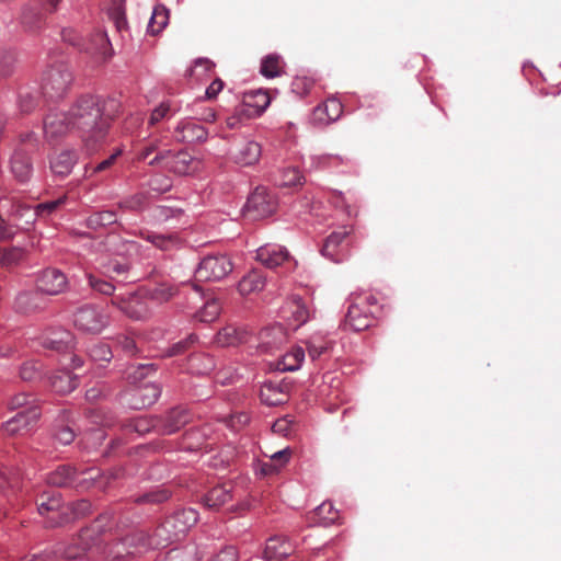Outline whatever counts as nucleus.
<instances>
[{
	"instance_id": "nucleus-8",
	"label": "nucleus",
	"mask_w": 561,
	"mask_h": 561,
	"mask_svg": "<svg viewBox=\"0 0 561 561\" xmlns=\"http://www.w3.org/2000/svg\"><path fill=\"white\" fill-rule=\"evenodd\" d=\"M75 327L87 333L99 334L107 325V316L94 305H85L73 317Z\"/></svg>"
},
{
	"instance_id": "nucleus-3",
	"label": "nucleus",
	"mask_w": 561,
	"mask_h": 561,
	"mask_svg": "<svg viewBox=\"0 0 561 561\" xmlns=\"http://www.w3.org/2000/svg\"><path fill=\"white\" fill-rule=\"evenodd\" d=\"M144 542L142 530H133L107 543L104 556L113 561H128L147 553Z\"/></svg>"
},
{
	"instance_id": "nucleus-7",
	"label": "nucleus",
	"mask_w": 561,
	"mask_h": 561,
	"mask_svg": "<svg viewBox=\"0 0 561 561\" xmlns=\"http://www.w3.org/2000/svg\"><path fill=\"white\" fill-rule=\"evenodd\" d=\"M276 207L275 196L265 187L259 186L249 196L244 206V213L249 218L257 220L271 216L276 210Z\"/></svg>"
},
{
	"instance_id": "nucleus-56",
	"label": "nucleus",
	"mask_w": 561,
	"mask_h": 561,
	"mask_svg": "<svg viewBox=\"0 0 561 561\" xmlns=\"http://www.w3.org/2000/svg\"><path fill=\"white\" fill-rule=\"evenodd\" d=\"M108 18L114 22L117 31H122L127 26L125 9L121 0L113 1L111 8L108 9Z\"/></svg>"
},
{
	"instance_id": "nucleus-27",
	"label": "nucleus",
	"mask_w": 561,
	"mask_h": 561,
	"mask_svg": "<svg viewBox=\"0 0 561 561\" xmlns=\"http://www.w3.org/2000/svg\"><path fill=\"white\" fill-rule=\"evenodd\" d=\"M161 393V388L154 383L141 386L135 390L131 400V407L142 409L153 404Z\"/></svg>"
},
{
	"instance_id": "nucleus-20",
	"label": "nucleus",
	"mask_w": 561,
	"mask_h": 561,
	"mask_svg": "<svg viewBox=\"0 0 561 561\" xmlns=\"http://www.w3.org/2000/svg\"><path fill=\"white\" fill-rule=\"evenodd\" d=\"M190 420L191 416L187 410L182 408L172 409L162 417L159 434L171 435L185 426Z\"/></svg>"
},
{
	"instance_id": "nucleus-22",
	"label": "nucleus",
	"mask_w": 561,
	"mask_h": 561,
	"mask_svg": "<svg viewBox=\"0 0 561 561\" xmlns=\"http://www.w3.org/2000/svg\"><path fill=\"white\" fill-rule=\"evenodd\" d=\"M343 113L342 103L335 99H328L322 105H319L313 111V119L321 124H329L340 118Z\"/></svg>"
},
{
	"instance_id": "nucleus-49",
	"label": "nucleus",
	"mask_w": 561,
	"mask_h": 561,
	"mask_svg": "<svg viewBox=\"0 0 561 561\" xmlns=\"http://www.w3.org/2000/svg\"><path fill=\"white\" fill-rule=\"evenodd\" d=\"M37 295L31 291H22L15 298V307L20 312L28 313L37 310Z\"/></svg>"
},
{
	"instance_id": "nucleus-6",
	"label": "nucleus",
	"mask_w": 561,
	"mask_h": 561,
	"mask_svg": "<svg viewBox=\"0 0 561 561\" xmlns=\"http://www.w3.org/2000/svg\"><path fill=\"white\" fill-rule=\"evenodd\" d=\"M232 271V263L225 254H213L205 256L195 271L197 280L211 282L220 280Z\"/></svg>"
},
{
	"instance_id": "nucleus-39",
	"label": "nucleus",
	"mask_w": 561,
	"mask_h": 561,
	"mask_svg": "<svg viewBox=\"0 0 561 561\" xmlns=\"http://www.w3.org/2000/svg\"><path fill=\"white\" fill-rule=\"evenodd\" d=\"M21 481V473L18 469L4 466L0 467V490L2 492H5L7 490H12L14 492L20 488Z\"/></svg>"
},
{
	"instance_id": "nucleus-60",
	"label": "nucleus",
	"mask_w": 561,
	"mask_h": 561,
	"mask_svg": "<svg viewBox=\"0 0 561 561\" xmlns=\"http://www.w3.org/2000/svg\"><path fill=\"white\" fill-rule=\"evenodd\" d=\"M42 366L34 360L23 363L20 369V377L25 381H33L41 376Z\"/></svg>"
},
{
	"instance_id": "nucleus-53",
	"label": "nucleus",
	"mask_w": 561,
	"mask_h": 561,
	"mask_svg": "<svg viewBox=\"0 0 561 561\" xmlns=\"http://www.w3.org/2000/svg\"><path fill=\"white\" fill-rule=\"evenodd\" d=\"M102 268H103L102 273L104 274V276L108 277L111 280L121 283L123 280L119 279V277L126 275V273L129 270V266L126 263H122L118 261H112V262H108L107 264L103 265Z\"/></svg>"
},
{
	"instance_id": "nucleus-55",
	"label": "nucleus",
	"mask_w": 561,
	"mask_h": 561,
	"mask_svg": "<svg viewBox=\"0 0 561 561\" xmlns=\"http://www.w3.org/2000/svg\"><path fill=\"white\" fill-rule=\"evenodd\" d=\"M16 56L11 50H0V78L10 77L15 69Z\"/></svg>"
},
{
	"instance_id": "nucleus-35",
	"label": "nucleus",
	"mask_w": 561,
	"mask_h": 561,
	"mask_svg": "<svg viewBox=\"0 0 561 561\" xmlns=\"http://www.w3.org/2000/svg\"><path fill=\"white\" fill-rule=\"evenodd\" d=\"M271 98L266 91L257 90L247 93L244 96V106L251 107L253 111L250 115H260L270 105Z\"/></svg>"
},
{
	"instance_id": "nucleus-62",
	"label": "nucleus",
	"mask_w": 561,
	"mask_h": 561,
	"mask_svg": "<svg viewBox=\"0 0 561 561\" xmlns=\"http://www.w3.org/2000/svg\"><path fill=\"white\" fill-rule=\"evenodd\" d=\"M313 85V79L308 77H296L291 82V90L297 95L305 96L310 93Z\"/></svg>"
},
{
	"instance_id": "nucleus-10",
	"label": "nucleus",
	"mask_w": 561,
	"mask_h": 561,
	"mask_svg": "<svg viewBox=\"0 0 561 561\" xmlns=\"http://www.w3.org/2000/svg\"><path fill=\"white\" fill-rule=\"evenodd\" d=\"M256 260L267 268L284 266L287 272L296 267V262L289 255L288 251L277 244H265L256 250Z\"/></svg>"
},
{
	"instance_id": "nucleus-64",
	"label": "nucleus",
	"mask_w": 561,
	"mask_h": 561,
	"mask_svg": "<svg viewBox=\"0 0 561 561\" xmlns=\"http://www.w3.org/2000/svg\"><path fill=\"white\" fill-rule=\"evenodd\" d=\"M32 404H37V401L32 394L27 393H19L14 396L9 403L10 409H21V411H26Z\"/></svg>"
},
{
	"instance_id": "nucleus-33",
	"label": "nucleus",
	"mask_w": 561,
	"mask_h": 561,
	"mask_svg": "<svg viewBox=\"0 0 561 561\" xmlns=\"http://www.w3.org/2000/svg\"><path fill=\"white\" fill-rule=\"evenodd\" d=\"M70 341V332L59 329L46 332L43 336L42 344L44 347L60 352L68 347Z\"/></svg>"
},
{
	"instance_id": "nucleus-16",
	"label": "nucleus",
	"mask_w": 561,
	"mask_h": 561,
	"mask_svg": "<svg viewBox=\"0 0 561 561\" xmlns=\"http://www.w3.org/2000/svg\"><path fill=\"white\" fill-rule=\"evenodd\" d=\"M171 156L170 149L161 148V139L154 138L146 144L137 153L138 161H148L151 167H161Z\"/></svg>"
},
{
	"instance_id": "nucleus-17",
	"label": "nucleus",
	"mask_w": 561,
	"mask_h": 561,
	"mask_svg": "<svg viewBox=\"0 0 561 561\" xmlns=\"http://www.w3.org/2000/svg\"><path fill=\"white\" fill-rule=\"evenodd\" d=\"M207 136L206 128L194 121L181 122L174 131V137L179 142H202L207 139Z\"/></svg>"
},
{
	"instance_id": "nucleus-24",
	"label": "nucleus",
	"mask_w": 561,
	"mask_h": 561,
	"mask_svg": "<svg viewBox=\"0 0 561 561\" xmlns=\"http://www.w3.org/2000/svg\"><path fill=\"white\" fill-rule=\"evenodd\" d=\"M142 536L145 537L144 543L146 552L167 548L174 542L163 523L158 525L151 533L142 530Z\"/></svg>"
},
{
	"instance_id": "nucleus-23",
	"label": "nucleus",
	"mask_w": 561,
	"mask_h": 561,
	"mask_svg": "<svg viewBox=\"0 0 561 561\" xmlns=\"http://www.w3.org/2000/svg\"><path fill=\"white\" fill-rule=\"evenodd\" d=\"M262 154L261 145L256 141L249 140L242 144L233 154L237 164L249 167L255 164Z\"/></svg>"
},
{
	"instance_id": "nucleus-42",
	"label": "nucleus",
	"mask_w": 561,
	"mask_h": 561,
	"mask_svg": "<svg viewBox=\"0 0 561 561\" xmlns=\"http://www.w3.org/2000/svg\"><path fill=\"white\" fill-rule=\"evenodd\" d=\"M261 73L265 78H275L283 73V62L275 54L267 55L261 62Z\"/></svg>"
},
{
	"instance_id": "nucleus-38",
	"label": "nucleus",
	"mask_w": 561,
	"mask_h": 561,
	"mask_svg": "<svg viewBox=\"0 0 561 561\" xmlns=\"http://www.w3.org/2000/svg\"><path fill=\"white\" fill-rule=\"evenodd\" d=\"M162 423V417H147L140 416L131 420L126 426L138 434H146L150 431H156L159 434V427Z\"/></svg>"
},
{
	"instance_id": "nucleus-48",
	"label": "nucleus",
	"mask_w": 561,
	"mask_h": 561,
	"mask_svg": "<svg viewBox=\"0 0 561 561\" xmlns=\"http://www.w3.org/2000/svg\"><path fill=\"white\" fill-rule=\"evenodd\" d=\"M19 108L21 113L28 114L38 105L36 92L30 88L21 89L19 92Z\"/></svg>"
},
{
	"instance_id": "nucleus-1",
	"label": "nucleus",
	"mask_w": 561,
	"mask_h": 561,
	"mask_svg": "<svg viewBox=\"0 0 561 561\" xmlns=\"http://www.w3.org/2000/svg\"><path fill=\"white\" fill-rule=\"evenodd\" d=\"M69 113L72 127L80 134L89 152L96 149L108 130L112 117L104 114L101 99L95 95H81L71 105Z\"/></svg>"
},
{
	"instance_id": "nucleus-28",
	"label": "nucleus",
	"mask_w": 561,
	"mask_h": 561,
	"mask_svg": "<svg viewBox=\"0 0 561 561\" xmlns=\"http://www.w3.org/2000/svg\"><path fill=\"white\" fill-rule=\"evenodd\" d=\"M247 341V332L232 324L222 328L215 336V343L220 347L236 346Z\"/></svg>"
},
{
	"instance_id": "nucleus-63",
	"label": "nucleus",
	"mask_w": 561,
	"mask_h": 561,
	"mask_svg": "<svg viewBox=\"0 0 561 561\" xmlns=\"http://www.w3.org/2000/svg\"><path fill=\"white\" fill-rule=\"evenodd\" d=\"M291 317L297 325L305 323L308 319V310L300 298H295L291 304Z\"/></svg>"
},
{
	"instance_id": "nucleus-34",
	"label": "nucleus",
	"mask_w": 561,
	"mask_h": 561,
	"mask_svg": "<svg viewBox=\"0 0 561 561\" xmlns=\"http://www.w3.org/2000/svg\"><path fill=\"white\" fill-rule=\"evenodd\" d=\"M169 518L172 520V525L178 528V531L185 536L187 530L197 523L198 513L194 508H184L175 512Z\"/></svg>"
},
{
	"instance_id": "nucleus-45",
	"label": "nucleus",
	"mask_w": 561,
	"mask_h": 561,
	"mask_svg": "<svg viewBox=\"0 0 561 561\" xmlns=\"http://www.w3.org/2000/svg\"><path fill=\"white\" fill-rule=\"evenodd\" d=\"M87 279L92 290L102 295L115 296L116 285L112 282L91 273L87 274Z\"/></svg>"
},
{
	"instance_id": "nucleus-54",
	"label": "nucleus",
	"mask_w": 561,
	"mask_h": 561,
	"mask_svg": "<svg viewBox=\"0 0 561 561\" xmlns=\"http://www.w3.org/2000/svg\"><path fill=\"white\" fill-rule=\"evenodd\" d=\"M91 511V504L88 500H80L75 503L65 505L64 512L67 513V516L70 517V522L84 517Z\"/></svg>"
},
{
	"instance_id": "nucleus-36",
	"label": "nucleus",
	"mask_w": 561,
	"mask_h": 561,
	"mask_svg": "<svg viewBox=\"0 0 561 561\" xmlns=\"http://www.w3.org/2000/svg\"><path fill=\"white\" fill-rule=\"evenodd\" d=\"M112 520V516L107 513L100 515L93 523L91 528L83 529L79 536V540L82 543V551L90 549L91 543L89 539L92 540L91 533L98 531L99 534L106 530L110 527V522Z\"/></svg>"
},
{
	"instance_id": "nucleus-29",
	"label": "nucleus",
	"mask_w": 561,
	"mask_h": 561,
	"mask_svg": "<svg viewBox=\"0 0 561 561\" xmlns=\"http://www.w3.org/2000/svg\"><path fill=\"white\" fill-rule=\"evenodd\" d=\"M221 309V301L216 297L209 296L206 298L203 307L193 314V318L202 323H210L219 317Z\"/></svg>"
},
{
	"instance_id": "nucleus-25",
	"label": "nucleus",
	"mask_w": 561,
	"mask_h": 561,
	"mask_svg": "<svg viewBox=\"0 0 561 561\" xmlns=\"http://www.w3.org/2000/svg\"><path fill=\"white\" fill-rule=\"evenodd\" d=\"M232 492L230 482L216 485L204 496V504L208 508H219L232 499Z\"/></svg>"
},
{
	"instance_id": "nucleus-32",
	"label": "nucleus",
	"mask_w": 561,
	"mask_h": 561,
	"mask_svg": "<svg viewBox=\"0 0 561 561\" xmlns=\"http://www.w3.org/2000/svg\"><path fill=\"white\" fill-rule=\"evenodd\" d=\"M265 286V276L257 270L251 271L242 277L238 284V290L242 296L260 291Z\"/></svg>"
},
{
	"instance_id": "nucleus-14",
	"label": "nucleus",
	"mask_w": 561,
	"mask_h": 561,
	"mask_svg": "<svg viewBox=\"0 0 561 561\" xmlns=\"http://www.w3.org/2000/svg\"><path fill=\"white\" fill-rule=\"evenodd\" d=\"M67 276L57 268H46L37 278V289L46 295H59L67 289Z\"/></svg>"
},
{
	"instance_id": "nucleus-18",
	"label": "nucleus",
	"mask_w": 561,
	"mask_h": 561,
	"mask_svg": "<svg viewBox=\"0 0 561 561\" xmlns=\"http://www.w3.org/2000/svg\"><path fill=\"white\" fill-rule=\"evenodd\" d=\"M161 167L175 174L187 175L196 171L198 161L186 151H179L176 153L171 151L170 158Z\"/></svg>"
},
{
	"instance_id": "nucleus-5",
	"label": "nucleus",
	"mask_w": 561,
	"mask_h": 561,
	"mask_svg": "<svg viewBox=\"0 0 561 561\" xmlns=\"http://www.w3.org/2000/svg\"><path fill=\"white\" fill-rule=\"evenodd\" d=\"M377 309L376 298L369 296H355L348 307L345 324L354 331H363L368 329L374 322L375 310Z\"/></svg>"
},
{
	"instance_id": "nucleus-15",
	"label": "nucleus",
	"mask_w": 561,
	"mask_h": 561,
	"mask_svg": "<svg viewBox=\"0 0 561 561\" xmlns=\"http://www.w3.org/2000/svg\"><path fill=\"white\" fill-rule=\"evenodd\" d=\"M290 383L285 381H267L260 391L261 401L274 407L287 402L289 398Z\"/></svg>"
},
{
	"instance_id": "nucleus-50",
	"label": "nucleus",
	"mask_w": 561,
	"mask_h": 561,
	"mask_svg": "<svg viewBox=\"0 0 561 561\" xmlns=\"http://www.w3.org/2000/svg\"><path fill=\"white\" fill-rule=\"evenodd\" d=\"M285 340V334L280 327L267 329L261 333V347L264 351H270L276 344L282 343Z\"/></svg>"
},
{
	"instance_id": "nucleus-13",
	"label": "nucleus",
	"mask_w": 561,
	"mask_h": 561,
	"mask_svg": "<svg viewBox=\"0 0 561 561\" xmlns=\"http://www.w3.org/2000/svg\"><path fill=\"white\" fill-rule=\"evenodd\" d=\"M41 416V410L38 404H32L26 411H20L12 419L7 421L3 425V430L9 435L22 434L32 428V426L38 421Z\"/></svg>"
},
{
	"instance_id": "nucleus-40",
	"label": "nucleus",
	"mask_w": 561,
	"mask_h": 561,
	"mask_svg": "<svg viewBox=\"0 0 561 561\" xmlns=\"http://www.w3.org/2000/svg\"><path fill=\"white\" fill-rule=\"evenodd\" d=\"M78 386L76 376L69 371H61L51 377V387L56 392L68 393Z\"/></svg>"
},
{
	"instance_id": "nucleus-12",
	"label": "nucleus",
	"mask_w": 561,
	"mask_h": 561,
	"mask_svg": "<svg viewBox=\"0 0 561 561\" xmlns=\"http://www.w3.org/2000/svg\"><path fill=\"white\" fill-rule=\"evenodd\" d=\"M75 130L68 112H50L44 118V135L48 141L57 140Z\"/></svg>"
},
{
	"instance_id": "nucleus-59",
	"label": "nucleus",
	"mask_w": 561,
	"mask_h": 561,
	"mask_svg": "<svg viewBox=\"0 0 561 561\" xmlns=\"http://www.w3.org/2000/svg\"><path fill=\"white\" fill-rule=\"evenodd\" d=\"M171 496V492L167 488H161L158 490L150 491L142 496L137 499L138 503H152L159 504L169 500Z\"/></svg>"
},
{
	"instance_id": "nucleus-31",
	"label": "nucleus",
	"mask_w": 561,
	"mask_h": 561,
	"mask_svg": "<svg viewBox=\"0 0 561 561\" xmlns=\"http://www.w3.org/2000/svg\"><path fill=\"white\" fill-rule=\"evenodd\" d=\"M76 481V469L70 465H60L47 477V482L55 486H73Z\"/></svg>"
},
{
	"instance_id": "nucleus-9",
	"label": "nucleus",
	"mask_w": 561,
	"mask_h": 561,
	"mask_svg": "<svg viewBox=\"0 0 561 561\" xmlns=\"http://www.w3.org/2000/svg\"><path fill=\"white\" fill-rule=\"evenodd\" d=\"M38 513L47 517L49 526H61L70 523V517L64 512L65 505L55 493L44 492L36 501Z\"/></svg>"
},
{
	"instance_id": "nucleus-57",
	"label": "nucleus",
	"mask_w": 561,
	"mask_h": 561,
	"mask_svg": "<svg viewBox=\"0 0 561 561\" xmlns=\"http://www.w3.org/2000/svg\"><path fill=\"white\" fill-rule=\"evenodd\" d=\"M117 220L115 213L111 210H103L91 215L88 224L92 228L106 227L115 224Z\"/></svg>"
},
{
	"instance_id": "nucleus-2",
	"label": "nucleus",
	"mask_w": 561,
	"mask_h": 561,
	"mask_svg": "<svg viewBox=\"0 0 561 561\" xmlns=\"http://www.w3.org/2000/svg\"><path fill=\"white\" fill-rule=\"evenodd\" d=\"M72 72L64 61H56L44 71L41 81V91L47 101L61 100L70 89Z\"/></svg>"
},
{
	"instance_id": "nucleus-41",
	"label": "nucleus",
	"mask_w": 561,
	"mask_h": 561,
	"mask_svg": "<svg viewBox=\"0 0 561 561\" xmlns=\"http://www.w3.org/2000/svg\"><path fill=\"white\" fill-rule=\"evenodd\" d=\"M169 22V10L164 5H156L148 24V32L152 35L159 34Z\"/></svg>"
},
{
	"instance_id": "nucleus-61",
	"label": "nucleus",
	"mask_w": 561,
	"mask_h": 561,
	"mask_svg": "<svg viewBox=\"0 0 561 561\" xmlns=\"http://www.w3.org/2000/svg\"><path fill=\"white\" fill-rule=\"evenodd\" d=\"M24 257V251L20 248L3 249L1 253V264L4 266L16 265Z\"/></svg>"
},
{
	"instance_id": "nucleus-51",
	"label": "nucleus",
	"mask_w": 561,
	"mask_h": 561,
	"mask_svg": "<svg viewBox=\"0 0 561 561\" xmlns=\"http://www.w3.org/2000/svg\"><path fill=\"white\" fill-rule=\"evenodd\" d=\"M304 176L297 168H286L282 170L278 185L284 187L301 186Z\"/></svg>"
},
{
	"instance_id": "nucleus-19",
	"label": "nucleus",
	"mask_w": 561,
	"mask_h": 561,
	"mask_svg": "<svg viewBox=\"0 0 561 561\" xmlns=\"http://www.w3.org/2000/svg\"><path fill=\"white\" fill-rule=\"evenodd\" d=\"M83 49L101 60H107L113 53L105 32L96 31L84 42Z\"/></svg>"
},
{
	"instance_id": "nucleus-43",
	"label": "nucleus",
	"mask_w": 561,
	"mask_h": 561,
	"mask_svg": "<svg viewBox=\"0 0 561 561\" xmlns=\"http://www.w3.org/2000/svg\"><path fill=\"white\" fill-rule=\"evenodd\" d=\"M314 517L323 526L334 524L339 519V511L331 502H323L313 512Z\"/></svg>"
},
{
	"instance_id": "nucleus-44",
	"label": "nucleus",
	"mask_w": 561,
	"mask_h": 561,
	"mask_svg": "<svg viewBox=\"0 0 561 561\" xmlns=\"http://www.w3.org/2000/svg\"><path fill=\"white\" fill-rule=\"evenodd\" d=\"M176 288L173 285L167 283L156 285L154 287L148 289L149 298L158 304L169 301L173 296L176 295Z\"/></svg>"
},
{
	"instance_id": "nucleus-4",
	"label": "nucleus",
	"mask_w": 561,
	"mask_h": 561,
	"mask_svg": "<svg viewBox=\"0 0 561 561\" xmlns=\"http://www.w3.org/2000/svg\"><path fill=\"white\" fill-rule=\"evenodd\" d=\"M38 140L34 133L20 136V142L10 158V169L14 178L20 182H26L32 174L33 165L30 151L34 150Z\"/></svg>"
},
{
	"instance_id": "nucleus-30",
	"label": "nucleus",
	"mask_w": 561,
	"mask_h": 561,
	"mask_svg": "<svg viewBox=\"0 0 561 561\" xmlns=\"http://www.w3.org/2000/svg\"><path fill=\"white\" fill-rule=\"evenodd\" d=\"M78 156L73 150H65L50 160L51 171L60 176L68 175L76 164Z\"/></svg>"
},
{
	"instance_id": "nucleus-47",
	"label": "nucleus",
	"mask_w": 561,
	"mask_h": 561,
	"mask_svg": "<svg viewBox=\"0 0 561 561\" xmlns=\"http://www.w3.org/2000/svg\"><path fill=\"white\" fill-rule=\"evenodd\" d=\"M141 237L163 251L170 250L178 242L174 236H164L150 231L141 232Z\"/></svg>"
},
{
	"instance_id": "nucleus-21",
	"label": "nucleus",
	"mask_w": 561,
	"mask_h": 561,
	"mask_svg": "<svg viewBox=\"0 0 561 561\" xmlns=\"http://www.w3.org/2000/svg\"><path fill=\"white\" fill-rule=\"evenodd\" d=\"M294 552V546L284 536L271 537L264 549L267 561H282Z\"/></svg>"
},
{
	"instance_id": "nucleus-37",
	"label": "nucleus",
	"mask_w": 561,
	"mask_h": 561,
	"mask_svg": "<svg viewBox=\"0 0 561 561\" xmlns=\"http://www.w3.org/2000/svg\"><path fill=\"white\" fill-rule=\"evenodd\" d=\"M304 358L305 351L301 347H295L278 359L276 369L280 371H294L300 367Z\"/></svg>"
},
{
	"instance_id": "nucleus-58",
	"label": "nucleus",
	"mask_w": 561,
	"mask_h": 561,
	"mask_svg": "<svg viewBox=\"0 0 561 561\" xmlns=\"http://www.w3.org/2000/svg\"><path fill=\"white\" fill-rule=\"evenodd\" d=\"M88 354H89L90 358L94 362L108 363L113 357V353H112L110 346L104 343H96V344L92 345L88 350Z\"/></svg>"
},
{
	"instance_id": "nucleus-52",
	"label": "nucleus",
	"mask_w": 561,
	"mask_h": 561,
	"mask_svg": "<svg viewBox=\"0 0 561 561\" xmlns=\"http://www.w3.org/2000/svg\"><path fill=\"white\" fill-rule=\"evenodd\" d=\"M21 21L26 28L35 30L41 26L43 14L35 7L27 5L23 9Z\"/></svg>"
},
{
	"instance_id": "nucleus-46",
	"label": "nucleus",
	"mask_w": 561,
	"mask_h": 561,
	"mask_svg": "<svg viewBox=\"0 0 561 561\" xmlns=\"http://www.w3.org/2000/svg\"><path fill=\"white\" fill-rule=\"evenodd\" d=\"M100 471L95 468H89L80 473L76 471L75 488L78 490H88L92 485L99 483Z\"/></svg>"
},
{
	"instance_id": "nucleus-11",
	"label": "nucleus",
	"mask_w": 561,
	"mask_h": 561,
	"mask_svg": "<svg viewBox=\"0 0 561 561\" xmlns=\"http://www.w3.org/2000/svg\"><path fill=\"white\" fill-rule=\"evenodd\" d=\"M111 304L134 320H142L149 316L146 302L135 294H129L127 297L124 294H117L112 297Z\"/></svg>"
},
{
	"instance_id": "nucleus-26",
	"label": "nucleus",
	"mask_w": 561,
	"mask_h": 561,
	"mask_svg": "<svg viewBox=\"0 0 561 561\" xmlns=\"http://www.w3.org/2000/svg\"><path fill=\"white\" fill-rule=\"evenodd\" d=\"M350 233L351 228L347 227H342L340 230L333 231L324 241L321 250L322 255L334 262L342 261V257L339 256L337 249Z\"/></svg>"
}]
</instances>
